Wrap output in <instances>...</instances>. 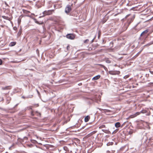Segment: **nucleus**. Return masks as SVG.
Segmentation results:
<instances>
[{
  "mask_svg": "<svg viewBox=\"0 0 153 153\" xmlns=\"http://www.w3.org/2000/svg\"><path fill=\"white\" fill-rule=\"evenodd\" d=\"M109 73L112 75H119L120 73V72L119 71H109Z\"/></svg>",
  "mask_w": 153,
  "mask_h": 153,
  "instance_id": "nucleus-2",
  "label": "nucleus"
},
{
  "mask_svg": "<svg viewBox=\"0 0 153 153\" xmlns=\"http://www.w3.org/2000/svg\"><path fill=\"white\" fill-rule=\"evenodd\" d=\"M16 44V42H10L9 44V46H13L15 45Z\"/></svg>",
  "mask_w": 153,
  "mask_h": 153,
  "instance_id": "nucleus-13",
  "label": "nucleus"
},
{
  "mask_svg": "<svg viewBox=\"0 0 153 153\" xmlns=\"http://www.w3.org/2000/svg\"><path fill=\"white\" fill-rule=\"evenodd\" d=\"M64 149L65 150H66V149H67V148L66 147H64Z\"/></svg>",
  "mask_w": 153,
  "mask_h": 153,
  "instance_id": "nucleus-24",
  "label": "nucleus"
},
{
  "mask_svg": "<svg viewBox=\"0 0 153 153\" xmlns=\"http://www.w3.org/2000/svg\"><path fill=\"white\" fill-rule=\"evenodd\" d=\"M100 75H97L96 76L92 78V80H97V79H99L100 78Z\"/></svg>",
  "mask_w": 153,
  "mask_h": 153,
  "instance_id": "nucleus-8",
  "label": "nucleus"
},
{
  "mask_svg": "<svg viewBox=\"0 0 153 153\" xmlns=\"http://www.w3.org/2000/svg\"><path fill=\"white\" fill-rule=\"evenodd\" d=\"M54 11L53 10L45 11L43 12V13L45 15H49L52 14V12Z\"/></svg>",
  "mask_w": 153,
  "mask_h": 153,
  "instance_id": "nucleus-4",
  "label": "nucleus"
},
{
  "mask_svg": "<svg viewBox=\"0 0 153 153\" xmlns=\"http://www.w3.org/2000/svg\"><path fill=\"white\" fill-rule=\"evenodd\" d=\"M2 100H4V98H3V97L2 98Z\"/></svg>",
  "mask_w": 153,
  "mask_h": 153,
  "instance_id": "nucleus-35",
  "label": "nucleus"
},
{
  "mask_svg": "<svg viewBox=\"0 0 153 153\" xmlns=\"http://www.w3.org/2000/svg\"><path fill=\"white\" fill-rule=\"evenodd\" d=\"M89 40L88 39H86L84 41V43L85 44H87Z\"/></svg>",
  "mask_w": 153,
  "mask_h": 153,
  "instance_id": "nucleus-17",
  "label": "nucleus"
},
{
  "mask_svg": "<svg viewBox=\"0 0 153 153\" xmlns=\"http://www.w3.org/2000/svg\"><path fill=\"white\" fill-rule=\"evenodd\" d=\"M22 98H25V97H24V96H22Z\"/></svg>",
  "mask_w": 153,
  "mask_h": 153,
  "instance_id": "nucleus-36",
  "label": "nucleus"
},
{
  "mask_svg": "<svg viewBox=\"0 0 153 153\" xmlns=\"http://www.w3.org/2000/svg\"><path fill=\"white\" fill-rule=\"evenodd\" d=\"M70 48V47L69 45H68L67 47L66 51L67 52L69 50Z\"/></svg>",
  "mask_w": 153,
  "mask_h": 153,
  "instance_id": "nucleus-18",
  "label": "nucleus"
},
{
  "mask_svg": "<svg viewBox=\"0 0 153 153\" xmlns=\"http://www.w3.org/2000/svg\"><path fill=\"white\" fill-rule=\"evenodd\" d=\"M105 62L108 63H110L111 62V61L108 58H107L105 59Z\"/></svg>",
  "mask_w": 153,
  "mask_h": 153,
  "instance_id": "nucleus-14",
  "label": "nucleus"
},
{
  "mask_svg": "<svg viewBox=\"0 0 153 153\" xmlns=\"http://www.w3.org/2000/svg\"><path fill=\"white\" fill-rule=\"evenodd\" d=\"M18 104H16V105H15V106H14V107H16V106H17V105H18Z\"/></svg>",
  "mask_w": 153,
  "mask_h": 153,
  "instance_id": "nucleus-30",
  "label": "nucleus"
},
{
  "mask_svg": "<svg viewBox=\"0 0 153 153\" xmlns=\"http://www.w3.org/2000/svg\"><path fill=\"white\" fill-rule=\"evenodd\" d=\"M27 108H28V109L29 110L32 109V108H31V106Z\"/></svg>",
  "mask_w": 153,
  "mask_h": 153,
  "instance_id": "nucleus-21",
  "label": "nucleus"
},
{
  "mask_svg": "<svg viewBox=\"0 0 153 153\" xmlns=\"http://www.w3.org/2000/svg\"><path fill=\"white\" fill-rule=\"evenodd\" d=\"M31 114L32 116H34V114L33 113V111H32L31 113Z\"/></svg>",
  "mask_w": 153,
  "mask_h": 153,
  "instance_id": "nucleus-22",
  "label": "nucleus"
},
{
  "mask_svg": "<svg viewBox=\"0 0 153 153\" xmlns=\"http://www.w3.org/2000/svg\"><path fill=\"white\" fill-rule=\"evenodd\" d=\"M105 126V125H102V128H103V127H104Z\"/></svg>",
  "mask_w": 153,
  "mask_h": 153,
  "instance_id": "nucleus-31",
  "label": "nucleus"
},
{
  "mask_svg": "<svg viewBox=\"0 0 153 153\" xmlns=\"http://www.w3.org/2000/svg\"><path fill=\"white\" fill-rule=\"evenodd\" d=\"M66 37L70 39H73L75 37V35L73 34H68L66 35Z\"/></svg>",
  "mask_w": 153,
  "mask_h": 153,
  "instance_id": "nucleus-3",
  "label": "nucleus"
},
{
  "mask_svg": "<svg viewBox=\"0 0 153 153\" xmlns=\"http://www.w3.org/2000/svg\"><path fill=\"white\" fill-rule=\"evenodd\" d=\"M37 105L38 106V105H39L38 104H37Z\"/></svg>",
  "mask_w": 153,
  "mask_h": 153,
  "instance_id": "nucleus-39",
  "label": "nucleus"
},
{
  "mask_svg": "<svg viewBox=\"0 0 153 153\" xmlns=\"http://www.w3.org/2000/svg\"><path fill=\"white\" fill-rule=\"evenodd\" d=\"M72 5H73V4H71V6H72Z\"/></svg>",
  "mask_w": 153,
  "mask_h": 153,
  "instance_id": "nucleus-37",
  "label": "nucleus"
},
{
  "mask_svg": "<svg viewBox=\"0 0 153 153\" xmlns=\"http://www.w3.org/2000/svg\"><path fill=\"white\" fill-rule=\"evenodd\" d=\"M143 113H145V111H142Z\"/></svg>",
  "mask_w": 153,
  "mask_h": 153,
  "instance_id": "nucleus-28",
  "label": "nucleus"
},
{
  "mask_svg": "<svg viewBox=\"0 0 153 153\" xmlns=\"http://www.w3.org/2000/svg\"><path fill=\"white\" fill-rule=\"evenodd\" d=\"M98 109L100 110L101 111L102 110H103V109H102V108H98Z\"/></svg>",
  "mask_w": 153,
  "mask_h": 153,
  "instance_id": "nucleus-25",
  "label": "nucleus"
},
{
  "mask_svg": "<svg viewBox=\"0 0 153 153\" xmlns=\"http://www.w3.org/2000/svg\"><path fill=\"white\" fill-rule=\"evenodd\" d=\"M4 17H5V16H3V18H4Z\"/></svg>",
  "mask_w": 153,
  "mask_h": 153,
  "instance_id": "nucleus-38",
  "label": "nucleus"
},
{
  "mask_svg": "<svg viewBox=\"0 0 153 153\" xmlns=\"http://www.w3.org/2000/svg\"><path fill=\"white\" fill-rule=\"evenodd\" d=\"M113 144V142L108 143L107 144V145L108 146H109L110 145H112Z\"/></svg>",
  "mask_w": 153,
  "mask_h": 153,
  "instance_id": "nucleus-19",
  "label": "nucleus"
},
{
  "mask_svg": "<svg viewBox=\"0 0 153 153\" xmlns=\"http://www.w3.org/2000/svg\"><path fill=\"white\" fill-rule=\"evenodd\" d=\"M94 39H95V38H94V39H93L92 40V42H93V41H94Z\"/></svg>",
  "mask_w": 153,
  "mask_h": 153,
  "instance_id": "nucleus-32",
  "label": "nucleus"
},
{
  "mask_svg": "<svg viewBox=\"0 0 153 153\" xmlns=\"http://www.w3.org/2000/svg\"><path fill=\"white\" fill-rule=\"evenodd\" d=\"M1 89L3 90H6L7 89H10V86H6L5 87H2L1 88Z\"/></svg>",
  "mask_w": 153,
  "mask_h": 153,
  "instance_id": "nucleus-11",
  "label": "nucleus"
},
{
  "mask_svg": "<svg viewBox=\"0 0 153 153\" xmlns=\"http://www.w3.org/2000/svg\"><path fill=\"white\" fill-rule=\"evenodd\" d=\"M140 114V112H137L135 114L130 116V117L131 118L134 117H136V116H137V115H139Z\"/></svg>",
  "mask_w": 153,
  "mask_h": 153,
  "instance_id": "nucleus-6",
  "label": "nucleus"
},
{
  "mask_svg": "<svg viewBox=\"0 0 153 153\" xmlns=\"http://www.w3.org/2000/svg\"><path fill=\"white\" fill-rule=\"evenodd\" d=\"M100 36V35L99 34V33H98V38H99Z\"/></svg>",
  "mask_w": 153,
  "mask_h": 153,
  "instance_id": "nucleus-29",
  "label": "nucleus"
},
{
  "mask_svg": "<svg viewBox=\"0 0 153 153\" xmlns=\"http://www.w3.org/2000/svg\"><path fill=\"white\" fill-rule=\"evenodd\" d=\"M149 31V30L146 29V30H145L144 31H143L142 32V33H143L144 34H145V33H147Z\"/></svg>",
  "mask_w": 153,
  "mask_h": 153,
  "instance_id": "nucleus-15",
  "label": "nucleus"
},
{
  "mask_svg": "<svg viewBox=\"0 0 153 153\" xmlns=\"http://www.w3.org/2000/svg\"><path fill=\"white\" fill-rule=\"evenodd\" d=\"M90 118V117L89 116H86V117H85V119H84L85 121V122H88V121L89 120Z\"/></svg>",
  "mask_w": 153,
  "mask_h": 153,
  "instance_id": "nucleus-10",
  "label": "nucleus"
},
{
  "mask_svg": "<svg viewBox=\"0 0 153 153\" xmlns=\"http://www.w3.org/2000/svg\"><path fill=\"white\" fill-rule=\"evenodd\" d=\"M34 20L35 21V22L36 23L39 24H41V23H39V22H38L36 19H34Z\"/></svg>",
  "mask_w": 153,
  "mask_h": 153,
  "instance_id": "nucleus-20",
  "label": "nucleus"
},
{
  "mask_svg": "<svg viewBox=\"0 0 153 153\" xmlns=\"http://www.w3.org/2000/svg\"><path fill=\"white\" fill-rule=\"evenodd\" d=\"M103 112L105 114H106L107 112L112 113L113 112V111L110 110L104 109Z\"/></svg>",
  "mask_w": 153,
  "mask_h": 153,
  "instance_id": "nucleus-7",
  "label": "nucleus"
},
{
  "mask_svg": "<svg viewBox=\"0 0 153 153\" xmlns=\"http://www.w3.org/2000/svg\"><path fill=\"white\" fill-rule=\"evenodd\" d=\"M115 126L116 128H119L120 126V124L119 122H117L115 123Z\"/></svg>",
  "mask_w": 153,
  "mask_h": 153,
  "instance_id": "nucleus-12",
  "label": "nucleus"
},
{
  "mask_svg": "<svg viewBox=\"0 0 153 153\" xmlns=\"http://www.w3.org/2000/svg\"><path fill=\"white\" fill-rule=\"evenodd\" d=\"M105 22H106V21H103V23H104Z\"/></svg>",
  "mask_w": 153,
  "mask_h": 153,
  "instance_id": "nucleus-34",
  "label": "nucleus"
},
{
  "mask_svg": "<svg viewBox=\"0 0 153 153\" xmlns=\"http://www.w3.org/2000/svg\"><path fill=\"white\" fill-rule=\"evenodd\" d=\"M2 64V61L1 59H0V65Z\"/></svg>",
  "mask_w": 153,
  "mask_h": 153,
  "instance_id": "nucleus-23",
  "label": "nucleus"
},
{
  "mask_svg": "<svg viewBox=\"0 0 153 153\" xmlns=\"http://www.w3.org/2000/svg\"><path fill=\"white\" fill-rule=\"evenodd\" d=\"M153 44V40L150 42L148 43L146 45L149 46L152 44Z\"/></svg>",
  "mask_w": 153,
  "mask_h": 153,
  "instance_id": "nucleus-16",
  "label": "nucleus"
},
{
  "mask_svg": "<svg viewBox=\"0 0 153 153\" xmlns=\"http://www.w3.org/2000/svg\"><path fill=\"white\" fill-rule=\"evenodd\" d=\"M105 105L107 106H108V105L107 104H105Z\"/></svg>",
  "mask_w": 153,
  "mask_h": 153,
  "instance_id": "nucleus-33",
  "label": "nucleus"
},
{
  "mask_svg": "<svg viewBox=\"0 0 153 153\" xmlns=\"http://www.w3.org/2000/svg\"><path fill=\"white\" fill-rule=\"evenodd\" d=\"M143 33L142 32V33L141 34L140 36H142L143 35Z\"/></svg>",
  "mask_w": 153,
  "mask_h": 153,
  "instance_id": "nucleus-27",
  "label": "nucleus"
},
{
  "mask_svg": "<svg viewBox=\"0 0 153 153\" xmlns=\"http://www.w3.org/2000/svg\"><path fill=\"white\" fill-rule=\"evenodd\" d=\"M71 10V6L69 4L67 5L65 8V12L67 13H68L70 12Z\"/></svg>",
  "mask_w": 153,
  "mask_h": 153,
  "instance_id": "nucleus-1",
  "label": "nucleus"
},
{
  "mask_svg": "<svg viewBox=\"0 0 153 153\" xmlns=\"http://www.w3.org/2000/svg\"><path fill=\"white\" fill-rule=\"evenodd\" d=\"M150 72L151 74H153V71H150Z\"/></svg>",
  "mask_w": 153,
  "mask_h": 153,
  "instance_id": "nucleus-26",
  "label": "nucleus"
},
{
  "mask_svg": "<svg viewBox=\"0 0 153 153\" xmlns=\"http://www.w3.org/2000/svg\"><path fill=\"white\" fill-rule=\"evenodd\" d=\"M129 24L130 23L128 22H127L125 24V25L123 26V27L124 28V30H126L127 29Z\"/></svg>",
  "mask_w": 153,
  "mask_h": 153,
  "instance_id": "nucleus-5",
  "label": "nucleus"
},
{
  "mask_svg": "<svg viewBox=\"0 0 153 153\" xmlns=\"http://www.w3.org/2000/svg\"><path fill=\"white\" fill-rule=\"evenodd\" d=\"M11 100V98L10 97H9V96L7 97L6 102L7 103V104H8L10 102Z\"/></svg>",
  "mask_w": 153,
  "mask_h": 153,
  "instance_id": "nucleus-9",
  "label": "nucleus"
}]
</instances>
